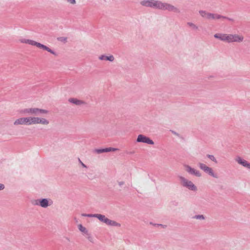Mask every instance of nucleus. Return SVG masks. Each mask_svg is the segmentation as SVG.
<instances>
[{
	"label": "nucleus",
	"instance_id": "nucleus-26",
	"mask_svg": "<svg viewBox=\"0 0 250 250\" xmlns=\"http://www.w3.org/2000/svg\"><path fill=\"white\" fill-rule=\"evenodd\" d=\"M196 219H203L204 217L202 215H198L195 217Z\"/></svg>",
	"mask_w": 250,
	"mask_h": 250
},
{
	"label": "nucleus",
	"instance_id": "nucleus-21",
	"mask_svg": "<svg viewBox=\"0 0 250 250\" xmlns=\"http://www.w3.org/2000/svg\"><path fill=\"white\" fill-rule=\"evenodd\" d=\"M207 156L208 158H209L211 161L215 162L216 163H217L216 159L214 156L211 155H208Z\"/></svg>",
	"mask_w": 250,
	"mask_h": 250
},
{
	"label": "nucleus",
	"instance_id": "nucleus-12",
	"mask_svg": "<svg viewBox=\"0 0 250 250\" xmlns=\"http://www.w3.org/2000/svg\"><path fill=\"white\" fill-rule=\"evenodd\" d=\"M235 161L240 165L243 166L244 167H247L250 169V164L249 163L245 160L241 158L240 157H237L235 159Z\"/></svg>",
	"mask_w": 250,
	"mask_h": 250
},
{
	"label": "nucleus",
	"instance_id": "nucleus-7",
	"mask_svg": "<svg viewBox=\"0 0 250 250\" xmlns=\"http://www.w3.org/2000/svg\"><path fill=\"white\" fill-rule=\"evenodd\" d=\"M95 217L97 218L100 221L104 222L107 225L111 226L120 227L121 225L113 220H111L106 218L104 215L101 214H96Z\"/></svg>",
	"mask_w": 250,
	"mask_h": 250
},
{
	"label": "nucleus",
	"instance_id": "nucleus-10",
	"mask_svg": "<svg viewBox=\"0 0 250 250\" xmlns=\"http://www.w3.org/2000/svg\"><path fill=\"white\" fill-rule=\"evenodd\" d=\"M137 142H142L149 145H153V141L148 137H147L143 135H139L137 139Z\"/></svg>",
	"mask_w": 250,
	"mask_h": 250
},
{
	"label": "nucleus",
	"instance_id": "nucleus-15",
	"mask_svg": "<svg viewBox=\"0 0 250 250\" xmlns=\"http://www.w3.org/2000/svg\"><path fill=\"white\" fill-rule=\"evenodd\" d=\"M117 148H114L112 147H109L106 148L104 149H96L95 151L98 153H101L103 152H110V151H115L117 150Z\"/></svg>",
	"mask_w": 250,
	"mask_h": 250
},
{
	"label": "nucleus",
	"instance_id": "nucleus-4",
	"mask_svg": "<svg viewBox=\"0 0 250 250\" xmlns=\"http://www.w3.org/2000/svg\"><path fill=\"white\" fill-rule=\"evenodd\" d=\"M19 41L21 43H26L31 45L35 46L39 48L47 51L54 56H57V53L54 50H52L47 46L44 45V44H42L40 42H37L35 41L26 39H21L19 40Z\"/></svg>",
	"mask_w": 250,
	"mask_h": 250
},
{
	"label": "nucleus",
	"instance_id": "nucleus-23",
	"mask_svg": "<svg viewBox=\"0 0 250 250\" xmlns=\"http://www.w3.org/2000/svg\"><path fill=\"white\" fill-rule=\"evenodd\" d=\"M96 214H87V215H85V216H87V217H95V216Z\"/></svg>",
	"mask_w": 250,
	"mask_h": 250
},
{
	"label": "nucleus",
	"instance_id": "nucleus-2",
	"mask_svg": "<svg viewBox=\"0 0 250 250\" xmlns=\"http://www.w3.org/2000/svg\"><path fill=\"white\" fill-rule=\"evenodd\" d=\"M214 37L228 43H241L244 40V37L241 34L216 33L214 35Z\"/></svg>",
	"mask_w": 250,
	"mask_h": 250
},
{
	"label": "nucleus",
	"instance_id": "nucleus-16",
	"mask_svg": "<svg viewBox=\"0 0 250 250\" xmlns=\"http://www.w3.org/2000/svg\"><path fill=\"white\" fill-rule=\"evenodd\" d=\"M187 25H188V27H189L191 30H193V31H198L199 30V26L192 22H190V21H188L187 23Z\"/></svg>",
	"mask_w": 250,
	"mask_h": 250
},
{
	"label": "nucleus",
	"instance_id": "nucleus-6",
	"mask_svg": "<svg viewBox=\"0 0 250 250\" xmlns=\"http://www.w3.org/2000/svg\"><path fill=\"white\" fill-rule=\"evenodd\" d=\"M199 13L202 18L207 20H220L221 18H224L222 15L209 13L203 10H199Z\"/></svg>",
	"mask_w": 250,
	"mask_h": 250
},
{
	"label": "nucleus",
	"instance_id": "nucleus-20",
	"mask_svg": "<svg viewBox=\"0 0 250 250\" xmlns=\"http://www.w3.org/2000/svg\"><path fill=\"white\" fill-rule=\"evenodd\" d=\"M67 38L64 37H61L58 38L59 41L66 42H67Z\"/></svg>",
	"mask_w": 250,
	"mask_h": 250
},
{
	"label": "nucleus",
	"instance_id": "nucleus-19",
	"mask_svg": "<svg viewBox=\"0 0 250 250\" xmlns=\"http://www.w3.org/2000/svg\"><path fill=\"white\" fill-rule=\"evenodd\" d=\"M67 3L72 5H74L76 4V0H64Z\"/></svg>",
	"mask_w": 250,
	"mask_h": 250
},
{
	"label": "nucleus",
	"instance_id": "nucleus-18",
	"mask_svg": "<svg viewBox=\"0 0 250 250\" xmlns=\"http://www.w3.org/2000/svg\"><path fill=\"white\" fill-rule=\"evenodd\" d=\"M78 228H79V229L82 232L85 233V234H87V232H88V231L86 229L83 227L82 226V225L81 224H80L78 225Z\"/></svg>",
	"mask_w": 250,
	"mask_h": 250
},
{
	"label": "nucleus",
	"instance_id": "nucleus-13",
	"mask_svg": "<svg viewBox=\"0 0 250 250\" xmlns=\"http://www.w3.org/2000/svg\"><path fill=\"white\" fill-rule=\"evenodd\" d=\"M99 59L101 61H108L109 62H112L114 61L115 58L112 55H110L108 56L105 55H102L99 57Z\"/></svg>",
	"mask_w": 250,
	"mask_h": 250
},
{
	"label": "nucleus",
	"instance_id": "nucleus-25",
	"mask_svg": "<svg viewBox=\"0 0 250 250\" xmlns=\"http://www.w3.org/2000/svg\"><path fill=\"white\" fill-rule=\"evenodd\" d=\"M4 188V185L0 184V190H2Z\"/></svg>",
	"mask_w": 250,
	"mask_h": 250
},
{
	"label": "nucleus",
	"instance_id": "nucleus-14",
	"mask_svg": "<svg viewBox=\"0 0 250 250\" xmlns=\"http://www.w3.org/2000/svg\"><path fill=\"white\" fill-rule=\"evenodd\" d=\"M68 101L70 103L73 104L77 105H81L85 104V102L82 101V100H78L76 98H70V99H69Z\"/></svg>",
	"mask_w": 250,
	"mask_h": 250
},
{
	"label": "nucleus",
	"instance_id": "nucleus-11",
	"mask_svg": "<svg viewBox=\"0 0 250 250\" xmlns=\"http://www.w3.org/2000/svg\"><path fill=\"white\" fill-rule=\"evenodd\" d=\"M184 168L188 172L194 174L197 177H200L201 176V173L198 170H195L188 165H185Z\"/></svg>",
	"mask_w": 250,
	"mask_h": 250
},
{
	"label": "nucleus",
	"instance_id": "nucleus-8",
	"mask_svg": "<svg viewBox=\"0 0 250 250\" xmlns=\"http://www.w3.org/2000/svg\"><path fill=\"white\" fill-rule=\"evenodd\" d=\"M181 181L183 186L187 187L188 188L191 190H197V187L191 181L183 177H181Z\"/></svg>",
	"mask_w": 250,
	"mask_h": 250
},
{
	"label": "nucleus",
	"instance_id": "nucleus-3",
	"mask_svg": "<svg viewBox=\"0 0 250 250\" xmlns=\"http://www.w3.org/2000/svg\"><path fill=\"white\" fill-rule=\"evenodd\" d=\"M49 121L44 118H41L35 117H22L17 119L14 122V125H22L27 124H42L47 125Z\"/></svg>",
	"mask_w": 250,
	"mask_h": 250
},
{
	"label": "nucleus",
	"instance_id": "nucleus-17",
	"mask_svg": "<svg viewBox=\"0 0 250 250\" xmlns=\"http://www.w3.org/2000/svg\"><path fill=\"white\" fill-rule=\"evenodd\" d=\"M40 205L43 208H46L48 206V201L46 199H43L40 201Z\"/></svg>",
	"mask_w": 250,
	"mask_h": 250
},
{
	"label": "nucleus",
	"instance_id": "nucleus-27",
	"mask_svg": "<svg viewBox=\"0 0 250 250\" xmlns=\"http://www.w3.org/2000/svg\"><path fill=\"white\" fill-rule=\"evenodd\" d=\"M118 184L120 186H122V185H123L124 184V182H123V181H121V182H118Z\"/></svg>",
	"mask_w": 250,
	"mask_h": 250
},
{
	"label": "nucleus",
	"instance_id": "nucleus-28",
	"mask_svg": "<svg viewBox=\"0 0 250 250\" xmlns=\"http://www.w3.org/2000/svg\"><path fill=\"white\" fill-rule=\"evenodd\" d=\"M85 215H86L85 214H82V216H85Z\"/></svg>",
	"mask_w": 250,
	"mask_h": 250
},
{
	"label": "nucleus",
	"instance_id": "nucleus-9",
	"mask_svg": "<svg viewBox=\"0 0 250 250\" xmlns=\"http://www.w3.org/2000/svg\"><path fill=\"white\" fill-rule=\"evenodd\" d=\"M199 167L204 171L205 172L208 173V174L211 175L213 177H216L214 173H213V170L211 168L208 167L206 165L200 163L198 164Z\"/></svg>",
	"mask_w": 250,
	"mask_h": 250
},
{
	"label": "nucleus",
	"instance_id": "nucleus-22",
	"mask_svg": "<svg viewBox=\"0 0 250 250\" xmlns=\"http://www.w3.org/2000/svg\"><path fill=\"white\" fill-rule=\"evenodd\" d=\"M223 17L224 18H221V19H227L229 21H234V20L233 19H231V18H229V17H225V16H223Z\"/></svg>",
	"mask_w": 250,
	"mask_h": 250
},
{
	"label": "nucleus",
	"instance_id": "nucleus-1",
	"mask_svg": "<svg viewBox=\"0 0 250 250\" xmlns=\"http://www.w3.org/2000/svg\"><path fill=\"white\" fill-rule=\"evenodd\" d=\"M140 4L145 7L161 10H167L168 12H173L180 13V10L178 7L167 2H163L158 0H143L140 1Z\"/></svg>",
	"mask_w": 250,
	"mask_h": 250
},
{
	"label": "nucleus",
	"instance_id": "nucleus-5",
	"mask_svg": "<svg viewBox=\"0 0 250 250\" xmlns=\"http://www.w3.org/2000/svg\"><path fill=\"white\" fill-rule=\"evenodd\" d=\"M20 113L25 115L37 116L40 114H47L48 111L38 108H27L21 109Z\"/></svg>",
	"mask_w": 250,
	"mask_h": 250
},
{
	"label": "nucleus",
	"instance_id": "nucleus-24",
	"mask_svg": "<svg viewBox=\"0 0 250 250\" xmlns=\"http://www.w3.org/2000/svg\"><path fill=\"white\" fill-rule=\"evenodd\" d=\"M79 162H80V163L81 164V165L83 166V167H86V166H85V165H84L82 161L81 160H80V159H79Z\"/></svg>",
	"mask_w": 250,
	"mask_h": 250
}]
</instances>
